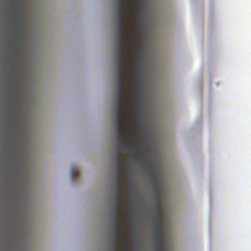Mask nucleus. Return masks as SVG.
I'll return each mask as SVG.
<instances>
[{
    "label": "nucleus",
    "instance_id": "obj_16",
    "mask_svg": "<svg viewBox=\"0 0 251 251\" xmlns=\"http://www.w3.org/2000/svg\"><path fill=\"white\" fill-rule=\"evenodd\" d=\"M138 22H139V20H137V19H136V20H135V22H136V23H138Z\"/></svg>",
    "mask_w": 251,
    "mask_h": 251
},
{
    "label": "nucleus",
    "instance_id": "obj_2",
    "mask_svg": "<svg viewBox=\"0 0 251 251\" xmlns=\"http://www.w3.org/2000/svg\"><path fill=\"white\" fill-rule=\"evenodd\" d=\"M116 25L117 32V74H132L131 72L136 73L135 76L138 77L139 69L137 67L141 63L139 60L133 66L131 60L128 58L131 56V50L137 46L139 39L134 36V42L130 40V31L134 29L139 32H143V27L137 28L132 24L131 16L133 10L131 6V0H116Z\"/></svg>",
    "mask_w": 251,
    "mask_h": 251
},
{
    "label": "nucleus",
    "instance_id": "obj_15",
    "mask_svg": "<svg viewBox=\"0 0 251 251\" xmlns=\"http://www.w3.org/2000/svg\"><path fill=\"white\" fill-rule=\"evenodd\" d=\"M136 1H137V3H141V4L142 3V1L140 0H137Z\"/></svg>",
    "mask_w": 251,
    "mask_h": 251
},
{
    "label": "nucleus",
    "instance_id": "obj_8",
    "mask_svg": "<svg viewBox=\"0 0 251 251\" xmlns=\"http://www.w3.org/2000/svg\"><path fill=\"white\" fill-rule=\"evenodd\" d=\"M149 177L151 180H152L153 178H155L156 177H158L157 176L156 170L155 168H153L151 172V173H149Z\"/></svg>",
    "mask_w": 251,
    "mask_h": 251
},
{
    "label": "nucleus",
    "instance_id": "obj_19",
    "mask_svg": "<svg viewBox=\"0 0 251 251\" xmlns=\"http://www.w3.org/2000/svg\"><path fill=\"white\" fill-rule=\"evenodd\" d=\"M138 110H139V109H138H138H137V110H136V112H137Z\"/></svg>",
    "mask_w": 251,
    "mask_h": 251
},
{
    "label": "nucleus",
    "instance_id": "obj_4",
    "mask_svg": "<svg viewBox=\"0 0 251 251\" xmlns=\"http://www.w3.org/2000/svg\"><path fill=\"white\" fill-rule=\"evenodd\" d=\"M160 210L157 208L155 213L151 215L152 220V229L154 230L153 235L155 238H163V233L161 231V220L160 217Z\"/></svg>",
    "mask_w": 251,
    "mask_h": 251
},
{
    "label": "nucleus",
    "instance_id": "obj_17",
    "mask_svg": "<svg viewBox=\"0 0 251 251\" xmlns=\"http://www.w3.org/2000/svg\"><path fill=\"white\" fill-rule=\"evenodd\" d=\"M133 149L134 150H137V148L135 146L133 147Z\"/></svg>",
    "mask_w": 251,
    "mask_h": 251
},
{
    "label": "nucleus",
    "instance_id": "obj_10",
    "mask_svg": "<svg viewBox=\"0 0 251 251\" xmlns=\"http://www.w3.org/2000/svg\"><path fill=\"white\" fill-rule=\"evenodd\" d=\"M164 248V246L163 243L160 244H155L154 245V249L155 251H163Z\"/></svg>",
    "mask_w": 251,
    "mask_h": 251
},
{
    "label": "nucleus",
    "instance_id": "obj_11",
    "mask_svg": "<svg viewBox=\"0 0 251 251\" xmlns=\"http://www.w3.org/2000/svg\"><path fill=\"white\" fill-rule=\"evenodd\" d=\"M152 183V186L155 185H159L160 184V180L159 177H156L155 178H153L152 180H151Z\"/></svg>",
    "mask_w": 251,
    "mask_h": 251
},
{
    "label": "nucleus",
    "instance_id": "obj_12",
    "mask_svg": "<svg viewBox=\"0 0 251 251\" xmlns=\"http://www.w3.org/2000/svg\"><path fill=\"white\" fill-rule=\"evenodd\" d=\"M163 238H155L154 239V243L155 244H160L161 245V243H163Z\"/></svg>",
    "mask_w": 251,
    "mask_h": 251
},
{
    "label": "nucleus",
    "instance_id": "obj_7",
    "mask_svg": "<svg viewBox=\"0 0 251 251\" xmlns=\"http://www.w3.org/2000/svg\"><path fill=\"white\" fill-rule=\"evenodd\" d=\"M125 234L126 233H124V235L122 238V239L123 240V242L122 243V251H127L129 250V247L127 246L126 244L127 239L125 236Z\"/></svg>",
    "mask_w": 251,
    "mask_h": 251
},
{
    "label": "nucleus",
    "instance_id": "obj_3",
    "mask_svg": "<svg viewBox=\"0 0 251 251\" xmlns=\"http://www.w3.org/2000/svg\"><path fill=\"white\" fill-rule=\"evenodd\" d=\"M123 189L121 187H115V200L113 205L114 211L113 213V219L114 221L113 232V238L112 239V243L113 248L112 251H116L117 247L118 239L117 236L119 234L121 230L120 227L118 226L120 220L119 217L121 215V211L120 210V194L122 192Z\"/></svg>",
    "mask_w": 251,
    "mask_h": 251
},
{
    "label": "nucleus",
    "instance_id": "obj_5",
    "mask_svg": "<svg viewBox=\"0 0 251 251\" xmlns=\"http://www.w3.org/2000/svg\"><path fill=\"white\" fill-rule=\"evenodd\" d=\"M152 190L153 191V193L154 194V195L156 196V200H157V208L159 209V197L160 195V184L159 185H155L152 186Z\"/></svg>",
    "mask_w": 251,
    "mask_h": 251
},
{
    "label": "nucleus",
    "instance_id": "obj_13",
    "mask_svg": "<svg viewBox=\"0 0 251 251\" xmlns=\"http://www.w3.org/2000/svg\"><path fill=\"white\" fill-rule=\"evenodd\" d=\"M141 55L139 53H135L134 56L132 58L133 60H135L136 58H140Z\"/></svg>",
    "mask_w": 251,
    "mask_h": 251
},
{
    "label": "nucleus",
    "instance_id": "obj_9",
    "mask_svg": "<svg viewBox=\"0 0 251 251\" xmlns=\"http://www.w3.org/2000/svg\"><path fill=\"white\" fill-rule=\"evenodd\" d=\"M142 148H140L139 149V151L140 152L145 153L146 152V150L145 149H149V146L148 144V142L147 140H146L144 143L142 144Z\"/></svg>",
    "mask_w": 251,
    "mask_h": 251
},
{
    "label": "nucleus",
    "instance_id": "obj_14",
    "mask_svg": "<svg viewBox=\"0 0 251 251\" xmlns=\"http://www.w3.org/2000/svg\"><path fill=\"white\" fill-rule=\"evenodd\" d=\"M139 158L138 156H131L130 157V159L131 160H137Z\"/></svg>",
    "mask_w": 251,
    "mask_h": 251
},
{
    "label": "nucleus",
    "instance_id": "obj_18",
    "mask_svg": "<svg viewBox=\"0 0 251 251\" xmlns=\"http://www.w3.org/2000/svg\"><path fill=\"white\" fill-rule=\"evenodd\" d=\"M140 126H143V124H142V123H141V124H140Z\"/></svg>",
    "mask_w": 251,
    "mask_h": 251
},
{
    "label": "nucleus",
    "instance_id": "obj_1",
    "mask_svg": "<svg viewBox=\"0 0 251 251\" xmlns=\"http://www.w3.org/2000/svg\"><path fill=\"white\" fill-rule=\"evenodd\" d=\"M134 81L132 74H117V91L115 97V129L119 147L116 155V186L120 187L121 163H124L122 152L123 149L129 151L128 138L132 132L130 124L132 122L131 112L134 101L133 93L137 91L132 88Z\"/></svg>",
    "mask_w": 251,
    "mask_h": 251
},
{
    "label": "nucleus",
    "instance_id": "obj_6",
    "mask_svg": "<svg viewBox=\"0 0 251 251\" xmlns=\"http://www.w3.org/2000/svg\"><path fill=\"white\" fill-rule=\"evenodd\" d=\"M79 176V171L78 167H75L71 170V176L72 179H75Z\"/></svg>",
    "mask_w": 251,
    "mask_h": 251
}]
</instances>
